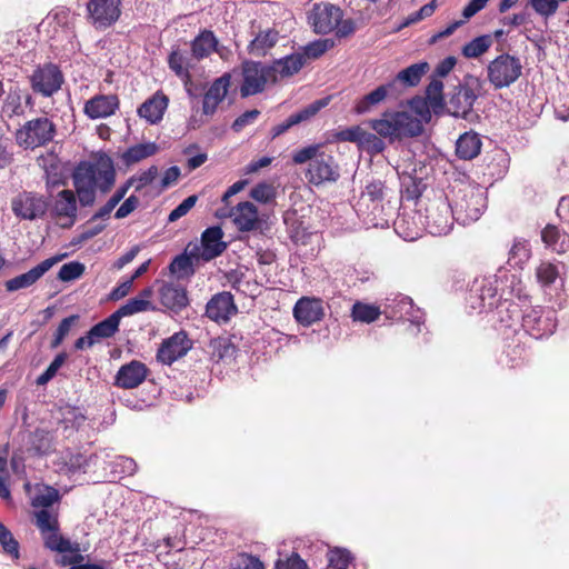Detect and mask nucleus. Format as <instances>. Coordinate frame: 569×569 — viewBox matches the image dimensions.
Segmentation results:
<instances>
[{
	"label": "nucleus",
	"mask_w": 569,
	"mask_h": 569,
	"mask_svg": "<svg viewBox=\"0 0 569 569\" xmlns=\"http://www.w3.org/2000/svg\"><path fill=\"white\" fill-rule=\"evenodd\" d=\"M431 119V111L425 99L415 98L401 110L385 111L379 118L369 120L370 128L390 141L417 137L423 124Z\"/></svg>",
	"instance_id": "obj_1"
},
{
	"label": "nucleus",
	"mask_w": 569,
	"mask_h": 569,
	"mask_svg": "<svg viewBox=\"0 0 569 569\" xmlns=\"http://www.w3.org/2000/svg\"><path fill=\"white\" fill-rule=\"evenodd\" d=\"M114 177L113 162L106 154L93 161L81 162L73 172V184L80 202L84 206L91 204L96 191L107 192L114 183Z\"/></svg>",
	"instance_id": "obj_2"
},
{
	"label": "nucleus",
	"mask_w": 569,
	"mask_h": 569,
	"mask_svg": "<svg viewBox=\"0 0 569 569\" xmlns=\"http://www.w3.org/2000/svg\"><path fill=\"white\" fill-rule=\"evenodd\" d=\"M297 164L309 162L306 177L315 186L325 182H335L339 178V167L331 153L327 152L323 144H310L301 148L292 154Z\"/></svg>",
	"instance_id": "obj_3"
},
{
	"label": "nucleus",
	"mask_w": 569,
	"mask_h": 569,
	"mask_svg": "<svg viewBox=\"0 0 569 569\" xmlns=\"http://www.w3.org/2000/svg\"><path fill=\"white\" fill-rule=\"evenodd\" d=\"M308 20L317 33L326 34L336 31L337 36L347 37L356 30L355 21L343 19L342 10L328 2L313 4Z\"/></svg>",
	"instance_id": "obj_4"
},
{
	"label": "nucleus",
	"mask_w": 569,
	"mask_h": 569,
	"mask_svg": "<svg viewBox=\"0 0 569 569\" xmlns=\"http://www.w3.org/2000/svg\"><path fill=\"white\" fill-rule=\"evenodd\" d=\"M487 207L485 191L478 187L466 186L453 198L452 214L462 224L477 221Z\"/></svg>",
	"instance_id": "obj_5"
},
{
	"label": "nucleus",
	"mask_w": 569,
	"mask_h": 569,
	"mask_svg": "<svg viewBox=\"0 0 569 569\" xmlns=\"http://www.w3.org/2000/svg\"><path fill=\"white\" fill-rule=\"evenodd\" d=\"M520 60L510 54H501L487 67L488 79L496 89L509 87L521 76Z\"/></svg>",
	"instance_id": "obj_6"
},
{
	"label": "nucleus",
	"mask_w": 569,
	"mask_h": 569,
	"mask_svg": "<svg viewBox=\"0 0 569 569\" xmlns=\"http://www.w3.org/2000/svg\"><path fill=\"white\" fill-rule=\"evenodd\" d=\"M54 126L47 118L28 121L16 133L17 142L26 149L40 147L52 140Z\"/></svg>",
	"instance_id": "obj_7"
},
{
	"label": "nucleus",
	"mask_w": 569,
	"mask_h": 569,
	"mask_svg": "<svg viewBox=\"0 0 569 569\" xmlns=\"http://www.w3.org/2000/svg\"><path fill=\"white\" fill-rule=\"evenodd\" d=\"M243 81L240 87L242 97L261 92L268 83L272 82V70L260 62L247 61L242 64Z\"/></svg>",
	"instance_id": "obj_8"
},
{
	"label": "nucleus",
	"mask_w": 569,
	"mask_h": 569,
	"mask_svg": "<svg viewBox=\"0 0 569 569\" xmlns=\"http://www.w3.org/2000/svg\"><path fill=\"white\" fill-rule=\"evenodd\" d=\"M222 230L219 227L207 229L201 237L200 244H189L187 253L194 260L209 261L223 252L226 243L222 241Z\"/></svg>",
	"instance_id": "obj_9"
},
{
	"label": "nucleus",
	"mask_w": 569,
	"mask_h": 569,
	"mask_svg": "<svg viewBox=\"0 0 569 569\" xmlns=\"http://www.w3.org/2000/svg\"><path fill=\"white\" fill-rule=\"evenodd\" d=\"M220 216L230 218L239 231H252L261 222L257 206L249 200L237 203L228 211H222Z\"/></svg>",
	"instance_id": "obj_10"
},
{
	"label": "nucleus",
	"mask_w": 569,
	"mask_h": 569,
	"mask_svg": "<svg viewBox=\"0 0 569 569\" xmlns=\"http://www.w3.org/2000/svg\"><path fill=\"white\" fill-rule=\"evenodd\" d=\"M89 17L97 28L114 23L121 13L120 0H91L87 6Z\"/></svg>",
	"instance_id": "obj_11"
},
{
	"label": "nucleus",
	"mask_w": 569,
	"mask_h": 569,
	"mask_svg": "<svg viewBox=\"0 0 569 569\" xmlns=\"http://www.w3.org/2000/svg\"><path fill=\"white\" fill-rule=\"evenodd\" d=\"M11 207L17 217L28 220L41 217L47 210V203L42 197L28 192L14 197Z\"/></svg>",
	"instance_id": "obj_12"
},
{
	"label": "nucleus",
	"mask_w": 569,
	"mask_h": 569,
	"mask_svg": "<svg viewBox=\"0 0 569 569\" xmlns=\"http://www.w3.org/2000/svg\"><path fill=\"white\" fill-rule=\"evenodd\" d=\"M61 83L62 74L53 64H47L39 68L31 76L33 90L47 97L58 91Z\"/></svg>",
	"instance_id": "obj_13"
},
{
	"label": "nucleus",
	"mask_w": 569,
	"mask_h": 569,
	"mask_svg": "<svg viewBox=\"0 0 569 569\" xmlns=\"http://www.w3.org/2000/svg\"><path fill=\"white\" fill-rule=\"evenodd\" d=\"M523 327L532 337L539 339L553 333L556 323L551 311L532 309L523 316Z\"/></svg>",
	"instance_id": "obj_14"
},
{
	"label": "nucleus",
	"mask_w": 569,
	"mask_h": 569,
	"mask_svg": "<svg viewBox=\"0 0 569 569\" xmlns=\"http://www.w3.org/2000/svg\"><path fill=\"white\" fill-rule=\"evenodd\" d=\"M52 213L57 223L62 228H69L74 223L77 217V201L72 191H60L52 204Z\"/></svg>",
	"instance_id": "obj_15"
},
{
	"label": "nucleus",
	"mask_w": 569,
	"mask_h": 569,
	"mask_svg": "<svg viewBox=\"0 0 569 569\" xmlns=\"http://www.w3.org/2000/svg\"><path fill=\"white\" fill-rule=\"evenodd\" d=\"M191 348V341L184 332H177L164 340L158 350L157 358L164 365H171L183 357Z\"/></svg>",
	"instance_id": "obj_16"
},
{
	"label": "nucleus",
	"mask_w": 569,
	"mask_h": 569,
	"mask_svg": "<svg viewBox=\"0 0 569 569\" xmlns=\"http://www.w3.org/2000/svg\"><path fill=\"white\" fill-rule=\"evenodd\" d=\"M293 315L299 323L311 326L323 318V302L319 298L302 297L297 301Z\"/></svg>",
	"instance_id": "obj_17"
},
{
	"label": "nucleus",
	"mask_w": 569,
	"mask_h": 569,
	"mask_svg": "<svg viewBox=\"0 0 569 569\" xmlns=\"http://www.w3.org/2000/svg\"><path fill=\"white\" fill-rule=\"evenodd\" d=\"M206 312L216 322H227L237 312L232 295L229 292L217 293L207 303Z\"/></svg>",
	"instance_id": "obj_18"
},
{
	"label": "nucleus",
	"mask_w": 569,
	"mask_h": 569,
	"mask_svg": "<svg viewBox=\"0 0 569 569\" xmlns=\"http://www.w3.org/2000/svg\"><path fill=\"white\" fill-rule=\"evenodd\" d=\"M453 219L451 206L446 202L439 203L431 208L427 216L429 232L435 236L447 234L452 228Z\"/></svg>",
	"instance_id": "obj_19"
},
{
	"label": "nucleus",
	"mask_w": 569,
	"mask_h": 569,
	"mask_svg": "<svg viewBox=\"0 0 569 569\" xmlns=\"http://www.w3.org/2000/svg\"><path fill=\"white\" fill-rule=\"evenodd\" d=\"M119 99L114 94H98L84 103L83 112L90 119H102L114 114Z\"/></svg>",
	"instance_id": "obj_20"
},
{
	"label": "nucleus",
	"mask_w": 569,
	"mask_h": 569,
	"mask_svg": "<svg viewBox=\"0 0 569 569\" xmlns=\"http://www.w3.org/2000/svg\"><path fill=\"white\" fill-rule=\"evenodd\" d=\"M59 258H49L30 269L29 271L17 276L6 282L8 291H17L23 288H28L37 282L47 271H49L57 262Z\"/></svg>",
	"instance_id": "obj_21"
},
{
	"label": "nucleus",
	"mask_w": 569,
	"mask_h": 569,
	"mask_svg": "<svg viewBox=\"0 0 569 569\" xmlns=\"http://www.w3.org/2000/svg\"><path fill=\"white\" fill-rule=\"evenodd\" d=\"M306 63V58L302 53L297 52L279 60H276L270 67L272 70V82L290 78L298 73Z\"/></svg>",
	"instance_id": "obj_22"
},
{
	"label": "nucleus",
	"mask_w": 569,
	"mask_h": 569,
	"mask_svg": "<svg viewBox=\"0 0 569 569\" xmlns=\"http://www.w3.org/2000/svg\"><path fill=\"white\" fill-rule=\"evenodd\" d=\"M146 377V366L140 361H131L119 369L116 376V385L121 388L132 389L142 383Z\"/></svg>",
	"instance_id": "obj_23"
},
{
	"label": "nucleus",
	"mask_w": 569,
	"mask_h": 569,
	"mask_svg": "<svg viewBox=\"0 0 569 569\" xmlns=\"http://www.w3.org/2000/svg\"><path fill=\"white\" fill-rule=\"evenodd\" d=\"M230 86V76L223 74L218 78L208 89L203 98V112L213 114L218 104L226 98Z\"/></svg>",
	"instance_id": "obj_24"
},
{
	"label": "nucleus",
	"mask_w": 569,
	"mask_h": 569,
	"mask_svg": "<svg viewBox=\"0 0 569 569\" xmlns=\"http://www.w3.org/2000/svg\"><path fill=\"white\" fill-rule=\"evenodd\" d=\"M476 99L477 94L471 88H459L449 102L450 113L455 117L466 118L471 111Z\"/></svg>",
	"instance_id": "obj_25"
},
{
	"label": "nucleus",
	"mask_w": 569,
	"mask_h": 569,
	"mask_svg": "<svg viewBox=\"0 0 569 569\" xmlns=\"http://www.w3.org/2000/svg\"><path fill=\"white\" fill-rule=\"evenodd\" d=\"M24 490L33 507H50L59 499V492L57 489L42 483L31 486L29 482H26Z\"/></svg>",
	"instance_id": "obj_26"
},
{
	"label": "nucleus",
	"mask_w": 569,
	"mask_h": 569,
	"mask_svg": "<svg viewBox=\"0 0 569 569\" xmlns=\"http://www.w3.org/2000/svg\"><path fill=\"white\" fill-rule=\"evenodd\" d=\"M167 107L168 98L164 94L156 93L140 106L138 113L148 122L157 123L162 119Z\"/></svg>",
	"instance_id": "obj_27"
},
{
	"label": "nucleus",
	"mask_w": 569,
	"mask_h": 569,
	"mask_svg": "<svg viewBox=\"0 0 569 569\" xmlns=\"http://www.w3.org/2000/svg\"><path fill=\"white\" fill-rule=\"evenodd\" d=\"M159 295L161 303L169 309L179 310L188 303L186 289L180 284L163 283Z\"/></svg>",
	"instance_id": "obj_28"
},
{
	"label": "nucleus",
	"mask_w": 569,
	"mask_h": 569,
	"mask_svg": "<svg viewBox=\"0 0 569 569\" xmlns=\"http://www.w3.org/2000/svg\"><path fill=\"white\" fill-rule=\"evenodd\" d=\"M393 83L382 84L356 101L353 110L357 114H365L372 111L377 106L386 100Z\"/></svg>",
	"instance_id": "obj_29"
},
{
	"label": "nucleus",
	"mask_w": 569,
	"mask_h": 569,
	"mask_svg": "<svg viewBox=\"0 0 569 569\" xmlns=\"http://www.w3.org/2000/svg\"><path fill=\"white\" fill-rule=\"evenodd\" d=\"M153 296L152 288L143 289L138 296L129 299L123 306H121L116 312L120 318L129 317L139 312L153 309L151 298Z\"/></svg>",
	"instance_id": "obj_30"
},
{
	"label": "nucleus",
	"mask_w": 569,
	"mask_h": 569,
	"mask_svg": "<svg viewBox=\"0 0 569 569\" xmlns=\"http://www.w3.org/2000/svg\"><path fill=\"white\" fill-rule=\"evenodd\" d=\"M218 39L211 30H202L191 42V52L197 60L209 57L217 49Z\"/></svg>",
	"instance_id": "obj_31"
},
{
	"label": "nucleus",
	"mask_w": 569,
	"mask_h": 569,
	"mask_svg": "<svg viewBox=\"0 0 569 569\" xmlns=\"http://www.w3.org/2000/svg\"><path fill=\"white\" fill-rule=\"evenodd\" d=\"M481 140L473 131L465 132L457 140L456 151L461 159L470 160L476 158L481 150Z\"/></svg>",
	"instance_id": "obj_32"
},
{
	"label": "nucleus",
	"mask_w": 569,
	"mask_h": 569,
	"mask_svg": "<svg viewBox=\"0 0 569 569\" xmlns=\"http://www.w3.org/2000/svg\"><path fill=\"white\" fill-rule=\"evenodd\" d=\"M30 102V96L19 89L10 90L4 100L2 112L7 117L20 116Z\"/></svg>",
	"instance_id": "obj_33"
},
{
	"label": "nucleus",
	"mask_w": 569,
	"mask_h": 569,
	"mask_svg": "<svg viewBox=\"0 0 569 569\" xmlns=\"http://www.w3.org/2000/svg\"><path fill=\"white\" fill-rule=\"evenodd\" d=\"M279 32L272 28L260 31L249 44L250 53L263 56L278 41Z\"/></svg>",
	"instance_id": "obj_34"
},
{
	"label": "nucleus",
	"mask_w": 569,
	"mask_h": 569,
	"mask_svg": "<svg viewBox=\"0 0 569 569\" xmlns=\"http://www.w3.org/2000/svg\"><path fill=\"white\" fill-rule=\"evenodd\" d=\"M169 68L188 86L191 82V59L179 50H173L168 58Z\"/></svg>",
	"instance_id": "obj_35"
},
{
	"label": "nucleus",
	"mask_w": 569,
	"mask_h": 569,
	"mask_svg": "<svg viewBox=\"0 0 569 569\" xmlns=\"http://www.w3.org/2000/svg\"><path fill=\"white\" fill-rule=\"evenodd\" d=\"M158 150L154 142L138 143L123 152L122 160L127 166H131L156 154Z\"/></svg>",
	"instance_id": "obj_36"
},
{
	"label": "nucleus",
	"mask_w": 569,
	"mask_h": 569,
	"mask_svg": "<svg viewBox=\"0 0 569 569\" xmlns=\"http://www.w3.org/2000/svg\"><path fill=\"white\" fill-rule=\"evenodd\" d=\"M541 237L546 246L558 253H563L569 250V236L561 233L553 226L546 227Z\"/></svg>",
	"instance_id": "obj_37"
},
{
	"label": "nucleus",
	"mask_w": 569,
	"mask_h": 569,
	"mask_svg": "<svg viewBox=\"0 0 569 569\" xmlns=\"http://www.w3.org/2000/svg\"><path fill=\"white\" fill-rule=\"evenodd\" d=\"M428 70L429 64L427 62L415 63L400 71L396 80L405 86L415 87L420 82L422 76L426 74Z\"/></svg>",
	"instance_id": "obj_38"
},
{
	"label": "nucleus",
	"mask_w": 569,
	"mask_h": 569,
	"mask_svg": "<svg viewBox=\"0 0 569 569\" xmlns=\"http://www.w3.org/2000/svg\"><path fill=\"white\" fill-rule=\"evenodd\" d=\"M489 0H470L468 4L462 10V17L463 20L455 21L449 27H447L445 30L440 31L438 37H448L453 31L459 28L465 21L472 18L475 14H477L479 11H481L488 3Z\"/></svg>",
	"instance_id": "obj_39"
},
{
	"label": "nucleus",
	"mask_w": 569,
	"mask_h": 569,
	"mask_svg": "<svg viewBox=\"0 0 569 569\" xmlns=\"http://www.w3.org/2000/svg\"><path fill=\"white\" fill-rule=\"evenodd\" d=\"M329 103V98H323L317 101H313L308 107L302 109L301 111L290 116L287 120V123L282 127L280 131H283L291 126L298 124L302 121H306L318 113L322 108H325Z\"/></svg>",
	"instance_id": "obj_40"
},
{
	"label": "nucleus",
	"mask_w": 569,
	"mask_h": 569,
	"mask_svg": "<svg viewBox=\"0 0 569 569\" xmlns=\"http://www.w3.org/2000/svg\"><path fill=\"white\" fill-rule=\"evenodd\" d=\"M44 545L47 548L58 551V552H78L79 548L76 545H72L69 540L64 539L58 532V528L51 531H48L42 535Z\"/></svg>",
	"instance_id": "obj_41"
},
{
	"label": "nucleus",
	"mask_w": 569,
	"mask_h": 569,
	"mask_svg": "<svg viewBox=\"0 0 569 569\" xmlns=\"http://www.w3.org/2000/svg\"><path fill=\"white\" fill-rule=\"evenodd\" d=\"M492 43L493 40L490 34L477 37L463 46L462 54L469 59L478 58L487 52Z\"/></svg>",
	"instance_id": "obj_42"
},
{
	"label": "nucleus",
	"mask_w": 569,
	"mask_h": 569,
	"mask_svg": "<svg viewBox=\"0 0 569 569\" xmlns=\"http://www.w3.org/2000/svg\"><path fill=\"white\" fill-rule=\"evenodd\" d=\"M121 318L117 312H113L111 316H109L103 321L99 322L98 325L93 326L90 330L92 332V336L96 337V339L99 341L103 338H110L112 337L120 323Z\"/></svg>",
	"instance_id": "obj_43"
},
{
	"label": "nucleus",
	"mask_w": 569,
	"mask_h": 569,
	"mask_svg": "<svg viewBox=\"0 0 569 569\" xmlns=\"http://www.w3.org/2000/svg\"><path fill=\"white\" fill-rule=\"evenodd\" d=\"M530 247L525 239H515L509 251L508 262L515 267L521 268L530 258Z\"/></svg>",
	"instance_id": "obj_44"
},
{
	"label": "nucleus",
	"mask_w": 569,
	"mask_h": 569,
	"mask_svg": "<svg viewBox=\"0 0 569 569\" xmlns=\"http://www.w3.org/2000/svg\"><path fill=\"white\" fill-rule=\"evenodd\" d=\"M381 310L375 305L356 302L352 307L351 317L355 321L370 323L379 318Z\"/></svg>",
	"instance_id": "obj_45"
},
{
	"label": "nucleus",
	"mask_w": 569,
	"mask_h": 569,
	"mask_svg": "<svg viewBox=\"0 0 569 569\" xmlns=\"http://www.w3.org/2000/svg\"><path fill=\"white\" fill-rule=\"evenodd\" d=\"M381 138L377 132L372 133L363 129L358 148L369 153H380L386 147Z\"/></svg>",
	"instance_id": "obj_46"
},
{
	"label": "nucleus",
	"mask_w": 569,
	"mask_h": 569,
	"mask_svg": "<svg viewBox=\"0 0 569 569\" xmlns=\"http://www.w3.org/2000/svg\"><path fill=\"white\" fill-rule=\"evenodd\" d=\"M250 197L260 203H269L277 197V188L269 182H259L250 190Z\"/></svg>",
	"instance_id": "obj_47"
},
{
	"label": "nucleus",
	"mask_w": 569,
	"mask_h": 569,
	"mask_svg": "<svg viewBox=\"0 0 569 569\" xmlns=\"http://www.w3.org/2000/svg\"><path fill=\"white\" fill-rule=\"evenodd\" d=\"M352 560L351 553L343 548H332L328 551L329 566L333 569H347Z\"/></svg>",
	"instance_id": "obj_48"
},
{
	"label": "nucleus",
	"mask_w": 569,
	"mask_h": 569,
	"mask_svg": "<svg viewBox=\"0 0 569 569\" xmlns=\"http://www.w3.org/2000/svg\"><path fill=\"white\" fill-rule=\"evenodd\" d=\"M157 176L158 168L156 166H151L148 170L131 177L124 186H128V189L133 187L137 191H139L146 186L150 184Z\"/></svg>",
	"instance_id": "obj_49"
},
{
	"label": "nucleus",
	"mask_w": 569,
	"mask_h": 569,
	"mask_svg": "<svg viewBox=\"0 0 569 569\" xmlns=\"http://www.w3.org/2000/svg\"><path fill=\"white\" fill-rule=\"evenodd\" d=\"M442 90L443 83L440 79H432L427 87V100L428 107L438 108L442 106Z\"/></svg>",
	"instance_id": "obj_50"
},
{
	"label": "nucleus",
	"mask_w": 569,
	"mask_h": 569,
	"mask_svg": "<svg viewBox=\"0 0 569 569\" xmlns=\"http://www.w3.org/2000/svg\"><path fill=\"white\" fill-rule=\"evenodd\" d=\"M0 543L4 551L13 559H19V542L14 539L12 533L0 522Z\"/></svg>",
	"instance_id": "obj_51"
},
{
	"label": "nucleus",
	"mask_w": 569,
	"mask_h": 569,
	"mask_svg": "<svg viewBox=\"0 0 569 569\" xmlns=\"http://www.w3.org/2000/svg\"><path fill=\"white\" fill-rule=\"evenodd\" d=\"M333 47V41L330 39H320L313 41L305 47V52L302 53L307 59H317L322 56L326 51Z\"/></svg>",
	"instance_id": "obj_52"
},
{
	"label": "nucleus",
	"mask_w": 569,
	"mask_h": 569,
	"mask_svg": "<svg viewBox=\"0 0 569 569\" xmlns=\"http://www.w3.org/2000/svg\"><path fill=\"white\" fill-rule=\"evenodd\" d=\"M84 272V266L80 262L72 261L63 264L58 273L61 281H72L80 278Z\"/></svg>",
	"instance_id": "obj_53"
},
{
	"label": "nucleus",
	"mask_w": 569,
	"mask_h": 569,
	"mask_svg": "<svg viewBox=\"0 0 569 569\" xmlns=\"http://www.w3.org/2000/svg\"><path fill=\"white\" fill-rule=\"evenodd\" d=\"M128 191V186H123L120 189H118L112 197L108 200V202L97 212L93 217V219H104L109 217L111 211L116 208V206L123 199Z\"/></svg>",
	"instance_id": "obj_54"
},
{
	"label": "nucleus",
	"mask_w": 569,
	"mask_h": 569,
	"mask_svg": "<svg viewBox=\"0 0 569 569\" xmlns=\"http://www.w3.org/2000/svg\"><path fill=\"white\" fill-rule=\"evenodd\" d=\"M530 4L539 16L549 18L558 10L559 0H530Z\"/></svg>",
	"instance_id": "obj_55"
},
{
	"label": "nucleus",
	"mask_w": 569,
	"mask_h": 569,
	"mask_svg": "<svg viewBox=\"0 0 569 569\" xmlns=\"http://www.w3.org/2000/svg\"><path fill=\"white\" fill-rule=\"evenodd\" d=\"M66 353H59L49 365L47 370L38 377L37 383L41 386L49 382L56 376V373L62 367V365L66 362Z\"/></svg>",
	"instance_id": "obj_56"
},
{
	"label": "nucleus",
	"mask_w": 569,
	"mask_h": 569,
	"mask_svg": "<svg viewBox=\"0 0 569 569\" xmlns=\"http://www.w3.org/2000/svg\"><path fill=\"white\" fill-rule=\"evenodd\" d=\"M363 128L361 126H352L341 129L335 133V139L342 142H353L359 146Z\"/></svg>",
	"instance_id": "obj_57"
},
{
	"label": "nucleus",
	"mask_w": 569,
	"mask_h": 569,
	"mask_svg": "<svg viewBox=\"0 0 569 569\" xmlns=\"http://www.w3.org/2000/svg\"><path fill=\"white\" fill-rule=\"evenodd\" d=\"M537 279L538 281L543 284L548 286L551 284L558 277V270L557 268L548 262H542L537 268Z\"/></svg>",
	"instance_id": "obj_58"
},
{
	"label": "nucleus",
	"mask_w": 569,
	"mask_h": 569,
	"mask_svg": "<svg viewBox=\"0 0 569 569\" xmlns=\"http://www.w3.org/2000/svg\"><path fill=\"white\" fill-rule=\"evenodd\" d=\"M36 522L42 535L58 528L56 517L47 510H40L36 513Z\"/></svg>",
	"instance_id": "obj_59"
},
{
	"label": "nucleus",
	"mask_w": 569,
	"mask_h": 569,
	"mask_svg": "<svg viewBox=\"0 0 569 569\" xmlns=\"http://www.w3.org/2000/svg\"><path fill=\"white\" fill-rule=\"evenodd\" d=\"M198 197L192 194L186 198L176 209L169 214V221L174 222L186 216L197 203Z\"/></svg>",
	"instance_id": "obj_60"
},
{
	"label": "nucleus",
	"mask_w": 569,
	"mask_h": 569,
	"mask_svg": "<svg viewBox=\"0 0 569 569\" xmlns=\"http://www.w3.org/2000/svg\"><path fill=\"white\" fill-rule=\"evenodd\" d=\"M33 446L39 453H47L51 449V436L44 430H37L33 435Z\"/></svg>",
	"instance_id": "obj_61"
},
{
	"label": "nucleus",
	"mask_w": 569,
	"mask_h": 569,
	"mask_svg": "<svg viewBox=\"0 0 569 569\" xmlns=\"http://www.w3.org/2000/svg\"><path fill=\"white\" fill-rule=\"evenodd\" d=\"M231 569H263V565L259 559L252 556L240 555Z\"/></svg>",
	"instance_id": "obj_62"
},
{
	"label": "nucleus",
	"mask_w": 569,
	"mask_h": 569,
	"mask_svg": "<svg viewBox=\"0 0 569 569\" xmlns=\"http://www.w3.org/2000/svg\"><path fill=\"white\" fill-rule=\"evenodd\" d=\"M114 472L119 473V475H128V476H131L136 472L137 470V463L134 462L133 459L131 458H128V457H119L117 458V460L114 461Z\"/></svg>",
	"instance_id": "obj_63"
},
{
	"label": "nucleus",
	"mask_w": 569,
	"mask_h": 569,
	"mask_svg": "<svg viewBox=\"0 0 569 569\" xmlns=\"http://www.w3.org/2000/svg\"><path fill=\"white\" fill-rule=\"evenodd\" d=\"M305 561L298 556L292 555L286 560H278L276 563V569H305Z\"/></svg>",
	"instance_id": "obj_64"
}]
</instances>
